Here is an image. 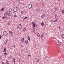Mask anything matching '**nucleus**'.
I'll return each instance as SVG.
<instances>
[{"label": "nucleus", "mask_w": 64, "mask_h": 64, "mask_svg": "<svg viewBox=\"0 0 64 64\" xmlns=\"http://www.w3.org/2000/svg\"><path fill=\"white\" fill-rule=\"evenodd\" d=\"M55 10H57V8H55Z\"/></svg>", "instance_id": "obj_40"}, {"label": "nucleus", "mask_w": 64, "mask_h": 64, "mask_svg": "<svg viewBox=\"0 0 64 64\" xmlns=\"http://www.w3.org/2000/svg\"><path fill=\"white\" fill-rule=\"evenodd\" d=\"M62 13H64V10H62Z\"/></svg>", "instance_id": "obj_26"}, {"label": "nucleus", "mask_w": 64, "mask_h": 64, "mask_svg": "<svg viewBox=\"0 0 64 64\" xmlns=\"http://www.w3.org/2000/svg\"><path fill=\"white\" fill-rule=\"evenodd\" d=\"M0 59H1V57L0 56Z\"/></svg>", "instance_id": "obj_45"}, {"label": "nucleus", "mask_w": 64, "mask_h": 64, "mask_svg": "<svg viewBox=\"0 0 64 64\" xmlns=\"http://www.w3.org/2000/svg\"><path fill=\"white\" fill-rule=\"evenodd\" d=\"M4 54H5V55H7V54L6 53V52H5L4 53Z\"/></svg>", "instance_id": "obj_29"}, {"label": "nucleus", "mask_w": 64, "mask_h": 64, "mask_svg": "<svg viewBox=\"0 0 64 64\" xmlns=\"http://www.w3.org/2000/svg\"><path fill=\"white\" fill-rule=\"evenodd\" d=\"M6 34H7V33L5 31H4L3 32V35L5 36L6 35Z\"/></svg>", "instance_id": "obj_3"}, {"label": "nucleus", "mask_w": 64, "mask_h": 64, "mask_svg": "<svg viewBox=\"0 0 64 64\" xmlns=\"http://www.w3.org/2000/svg\"><path fill=\"white\" fill-rule=\"evenodd\" d=\"M22 27V26H21V24H20L19 25V28H21Z\"/></svg>", "instance_id": "obj_6"}, {"label": "nucleus", "mask_w": 64, "mask_h": 64, "mask_svg": "<svg viewBox=\"0 0 64 64\" xmlns=\"http://www.w3.org/2000/svg\"><path fill=\"white\" fill-rule=\"evenodd\" d=\"M9 11L10 13H12V10L11 9H10L9 10Z\"/></svg>", "instance_id": "obj_5"}, {"label": "nucleus", "mask_w": 64, "mask_h": 64, "mask_svg": "<svg viewBox=\"0 0 64 64\" xmlns=\"http://www.w3.org/2000/svg\"><path fill=\"white\" fill-rule=\"evenodd\" d=\"M58 19H57L56 20H55L54 21V22H57V21H58Z\"/></svg>", "instance_id": "obj_15"}, {"label": "nucleus", "mask_w": 64, "mask_h": 64, "mask_svg": "<svg viewBox=\"0 0 64 64\" xmlns=\"http://www.w3.org/2000/svg\"><path fill=\"white\" fill-rule=\"evenodd\" d=\"M62 37L63 38L64 37V34H62Z\"/></svg>", "instance_id": "obj_33"}, {"label": "nucleus", "mask_w": 64, "mask_h": 64, "mask_svg": "<svg viewBox=\"0 0 64 64\" xmlns=\"http://www.w3.org/2000/svg\"><path fill=\"white\" fill-rule=\"evenodd\" d=\"M62 46H63V45H62Z\"/></svg>", "instance_id": "obj_51"}, {"label": "nucleus", "mask_w": 64, "mask_h": 64, "mask_svg": "<svg viewBox=\"0 0 64 64\" xmlns=\"http://www.w3.org/2000/svg\"><path fill=\"white\" fill-rule=\"evenodd\" d=\"M41 10V11H42V10Z\"/></svg>", "instance_id": "obj_50"}, {"label": "nucleus", "mask_w": 64, "mask_h": 64, "mask_svg": "<svg viewBox=\"0 0 64 64\" xmlns=\"http://www.w3.org/2000/svg\"><path fill=\"white\" fill-rule=\"evenodd\" d=\"M14 46V48H15V45H14V46Z\"/></svg>", "instance_id": "obj_38"}, {"label": "nucleus", "mask_w": 64, "mask_h": 64, "mask_svg": "<svg viewBox=\"0 0 64 64\" xmlns=\"http://www.w3.org/2000/svg\"><path fill=\"white\" fill-rule=\"evenodd\" d=\"M9 33L10 34V35H11V34H12V31H10L9 32Z\"/></svg>", "instance_id": "obj_13"}, {"label": "nucleus", "mask_w": 64, "mask_h": 64, "mask_svg": "<svg viewBox=\"0 0 64 64\" xmlns=\"http://www.w3.org/2000/svg\"><path fill=\"white\" fill-rule=\"evenodd\" d=\"M22 42H24V38H22Z\"/></svg>", "instance_id": "obj_12"}, {"label": "nucleus", "mask_w": 64, "mask_h": 64, "mask_svg": "<svg viewBox=\"0 0 64 64\" xmlns=\"http://www.w3.org/2000/svg\"><path fill=\"white\" fill-rule=\"evenodd\" d=\"M60 47H61V46H60Z\"/></svg>", "instance_id": "obj_46"}, {"label": "nucleus", "mask_w": 64, "mask_h": 64, "mask_svg": "<svg viewBox=\"0 0 64 64\" xmlns=\"http://www.w3.org/2000/svg\"><path fill=\"white\" fill-rule=\"evenodd\" d=\"M19 28V27H18L17 28Z\"/></svg>", "instance_id": "obj_49"}, {"label": "nucleus", "mask_w": 64, "mask_h": 64, "mask_svg": "<svg viewBox=\"0 0 64 64\" xmlns=\"http://www.w3.org/2000/svg\"><path fill=\"white\" fill-rule=\"evenodd\" d=\"M59 29H60V26H59Z\"/></svg>", "instance_id": "obj_43"}, {"label": "nucleus", "mask_w": 64, "mask_h": 64, "mask_svg": "<svg viewBox=\"0 0 64 64\" xmlns=\"http://www.w3.org/2000/svg\"><path fill=\"white\" fill-rule=\"evenodd\" d=\"M43 34H42L41 36V37H42V38L43 37Z\"/></svg>", "instance_id": "obj_28"}, {"label": "nucleus", "mask_w": 64, "mask_h": 64, "mask_svg": "<svg viewBox=\"0 0 64 64\" xmlns=\"http://www.w3.org/2000/svg\"><path fill=\"white\" fill-rule=\"evenodd\" d=\"M28 56H30V55L29 54L28 55Z\"/></svg>", "instance_id": "obj_44"}, {"label": "nucleus", "mask_w": 64, "mask_h": 64, "mask_svg": "<svg viewBox=\"0 0 64 64\" xmlns=\"http://www.w3.org/2000/svg\"><path fill=\"white\" fill-rule=\"evenodd\" d=\"M26 18H27V17H25V18H24V19H26Z\"/></svg>", "instance_id": "obj_37"}, {"label": "nucleus", "mask_w": 64, "mask_h": 64, "mask_svg": "<svg viewBox=\"0 0 64 64\" xmlns=\"http://www.w3.org/2000/svg\"><path fill=\"white\" fill-rule=\"evenodd\" d=\"M18 2H19L20 1V0H18Z\"/></svg>", "instance_id": "obj_39"}, {"label": "nucleus", "mask_w": 64, "mask_h": 64, "mask_svg": "<svg viewBox=\"0 0 64 64\" xmlns=\"http://www.w3.org/2000/svg\"><path fill=\"white\" fill-rule=\"evenodd\" d=\"M32 25H33L34 24H35V23H34V22H32Z\"/></svg>", "instance_id": "obj_21"}, {"label": "nucleus", "mask_w": 64, "mask_h": 64, "mask_svg": "<svg viewBox=\"0 0 64 64\" xmlns=\"http://www.w3.org/2000/svg\"><path fill=\"white\" fill-rule=\"evenodd\" d=\"M4 52H6V48H4Z\"/></svg>", "instance_id": "obj_9"}, {"label": "nucleus", "mask_w": 64, "mask_h": 64, "mask_svg": "<svg viewBox=\"0 0 64 64\" xmlns=\"http://www.w3.org/2000/svg\"><path fill=\"white\" fill-rule=\"evenodd\" d=\"M33 25V27H35V26H36V24H34Z\"/></svg>", "instance_id": "obj_11"}, {"label": "nucleus", "mask_w": 64, "mask_h": 64, "mask_svg": "<svg viewBox=\"0 0 64 64\" xmlns=\"http://www.w3.org/2000/svg\"><path fill=\"white\" fill-rule=\"evenodd\" d=\"M4 16L5 17H6L7 16V14H6L5 13L4 14Z\"/></svg>", "instance_id": "obj_18"}, {"label": "nucleus", "mask_w": 64, "mask_h": 64, "mask_svg": "<svg viewBox=\"0 0 64 64\" xmlns=\"http://www.w3.org/2000/svg\"><path fill=\"white\" fill-rule=\"evenodd\" d=\"M28 40H26L25 42V43L26 44L28 43Z\"/></svg>", "instance_id": "obj_20"}, {"label": "nucleus", "mask_w": 64, "mask_h": 64, "mask_svg": "<svg viewBox=\"0 0 64 64\" xmlns=\"http://www.w3.org/2000/svg\"><path fill=\"white\" fill-rule=\"evenodd\" d=\"M2 11H4V8H2V9L0 10V11L1 12Z\"/></svg>", "instance_id": "obj_7"}, {"label": "nucleus", "mask_w": 64, "mask_h": 64, "mask_svg": "<svg viewBox=\"0 0 64 64\" xmlns=\"http://www.w3.org/2000/svg\"><path fill=\"white\" fill-rule=\"evenodd\" d=\"M45 16V14H44L42 16V18H44Z\"/></svg>", "instance_id": "obj_10"}, {"label": "nucleus", "mask_w": 64, "mask_h": 64, "mask_svg": "<svg viewBox=\"0 0 64 64\" xmlns=\"http://www.w3.org/2000/svg\"><path fill=\"white\" fill-rule=\"evenodd\" d=\"M14 63H15V58H14Z\"/></svg>", "instance_id": "obj_22"}, {"label": "nucleus", "mask_w": 64, "mask_h": 64, "mask_svg": "<svg viewBox=\"0 0 64 64\" xmlns=\"http://www.w3.org/2000/svg\"><path fill=\"white\" fill-rule=\"evenodd\" d=\"M37 36H38V37H39V36H40L39 34V33L38 34H37Z\"/></svg>", "instance_id": "obj_17"}, {"label": "nucleus", "mask_w": 64, "mask_h": 64, "mask_svg": "<svg viewBox=\"0 0 64 64\" xmlns=\"http://www.w3.org/2000/svg\"><path fill=\"white\" fill-rule=\"evenodd\" d=\"M2 64H4V62H2Z\"/></svg>", "instance_id": "obj_41"}, {"label": "nucleus", "mask_w": 64, "mask_h": 64, "mask_svg": "<svg viewBox=\"0 0 64 64\" xmlns=\"http://www.w3.org/2000/svg\"><path fill=\"white\" fill-rule=\"evenodd\" d=\"M33 31H35V29L34 28H33Z\"/></svg>", "instance_id": "obj_36"}, {"label": "nucleus", "mask_w": 64, "mask_h": 64, "mask_svg": "<svg viewBox=\"0 0 64 64\" xmlns=\"http://www.w3.org/2000/svg\"><path fill=\"white\" fill-rule=\"evenodd\" d=\"M28 40H29L30 41V37H29V36H28Z\"/></svg>", "instance_id": "obj_8"}, {"label": "nucleus", "mask_w": 64, "mask_h": 64, "mask_svg": "<svg viewBox=\"0 0 64 64\" xmlns=\"http://www.w3.org/2000/svg\"><path fill=\"white\" fill-rule=\"evenodd\" d=\"M21 14H23V12L22 11L21 12Z\"/></svg>", "instance_id": "obj_30"}, {"label": "nucleus", "mask_w": 64, "mask_h": 64, "mask_svg": "<svg viewBox=\"0 0 64 64\" xmlns=\"http://www.w3.org/2000/svg\"><path fill=\"white\" fill-rule=\"evenodd\" d=\"M21 46L22 47H23V46L22 45H21Z\"/></svg>", "instance_id": "obj_42"}, {"label": "nucleus", "mask_w": 64, "mask_h": 64, "mask_svg": "<svg viewBox=\"0 0 64 64\" xmlns=\"http://www.w3.org/2000/svg\"><path fill=\"white\" fill-rule=\"evenodd\" d=\"M36 60L37 61V62H39V60H38V59H37Z\"/></svg>", "instance_id": "obj_23"}, {"label": "nucleus", "mask_w": 64, "mask_h": 64, "mask_svg": "<svg viewBox=\"0 0 64 64\" xmlns=\"http://www.w3.org/2000/svg\"><path fill=\"white\" fill-rule=\"evenodd\" d=\"M6 14H7L8 15V16H11V14H10V13H9V12H8V11H6Z\"/></svg>", "instance_id": "obj_4"}, {"label": "nucleus", "mask_w": 64, "mask_h": 64, "mask_svg": "<svg viewBox=\"0 0 64 64\" xmlns=\"http://www.w3.org/2000/svg\"><path fill=\"white\" fill-rule=\"evenodd\" d=\"M14 17H17V16H16V15L15 14V15L14 16Z\"/></svg>", "instance_id": "obj_19"}, {"label": "nucleus", "mask_w": 64, "mask_h": 64, "mask_svg": "<svg viewBox=\"0 0 64 64\" xmlns=\"http://www.w3.org/2000/svg\"><path fill=\"white\" fill-rule=\"evenodd\" d=\"M24 31H26V29H25V28H24Z\"/></svg>", "instance_id": "obj_32"}, {"label": "nucleus", "mask_w": 64, "mask_h": 64, "mask_svg": "<svg viewBox=\"0 0 64 64\" xmlns=\"http://www.w3.org/2000/svg\"><path fill=\"white\" fill-rule=\"evenodd\" d=\"M55 17H56V18L57 17V16L56 15H55Z\"/></svg>", "instance_id": "obj_34"}, {"label": "nucleus", "mask_w": 64, "mask_h": 64, "mask_svg": "<svg viewBox=\"0 0 64 64\" xmlns=\"http://www.w3.org/2000/svg\"><path fill=\"white\" fill-rule=\"evenodd\" d=\"M59 43H60V45H62V42H59Z\"/></svg>", "instance_id": "obj_27"}, {"label": "nucleus", "mask_w": 64, "mask_h": 64, "mask_svg": "<svg viewBox=\"0 0 64 64\" xmlns=\"http://www.w3.org/2000/svg\"><path fill=\"white\" fill-rule=\"evenodd\" d=\"M7 64H9V62L8 61H7L6 62Z\"/></svg>", "instance_id": "obj_24"}, {"label": "nucleus", "mask_w": 64, "mask_h": 64, "mask_svg": "<svg viewBox=\"0 0 64 64\" xmlns=\"http://www.w3.org/2000/svg\"><path fill=\"white\" fill-rule=\"evenodd\" d=\"M42 5H43V6H44V5H45V4H44V3L42 2Z\"/></svg>", "instance_id": "obj_16"}, {"label": "nucleus", "mask_w": 64, "mask_h": 64, "mask_svg": "<svg viewBox=\"0 0 64 64\" xmlns=\"http://www.w3.org/2000/svg\"><path fill=\"white\" fill-rule=\"evenodd\" d=\"M58 1H60V0H58Z\"/></svg>", "instance_id": "obj_47"}, {"label": "nucleus", "mask_w": 64, "mask_h": 64, "mask_svg": "<svg viewBox=\"0 0 64 64\" xmlns=\"http://www.w3.org/2000/svg\"><path fill=\"white\" fill-rule=\"evenodd\" d=\"M7 43V41H5L4 42V43L5 44H6V43Z\"/></svg>", "instance_id": "obj_25"}, {"label": "nucleus", "mask_w": 64, "mask_h": 64, "mask_svg": "<svg viewBox=\"0 0 64 64\" xmlns=\"http://www.w3.org/2000/svg\"><path fill=\"white\" fill-rule=\"evenodd\" d=\"M3 19H5V16H3L2 17Z\"/></svg>", "instance_id": "obj_31"}, {"label": "nucleus", "mask_w": 64, "mask_h": 64, "mask_svg": "<svg viewBox=\"0 0 64 64\" xmlns=\"http://www.w3.org/2000/svg\"><path fill=\"white\" fill-rule=\"evenodd\" d=\"M59 41H58V43H59Z\"/></svg>", "instance_id": "obj_48"}, {"label": "nucleus", "mask_w": 64, "mask_h": 64, "mask_svg": "<svg viewBox=\"0 0 64 64\" xmlns=\"http://www.w3.org/2000/svg\"><path fill=\"white\" fill-rule=\"evenodd\" d=\"M41 25L42 26H43L44 25V23L42 22L41 24Z\"/></svg>", "instance_id": "obj_14"}, {"label": "nucleus", "mask_w": 64, "mask_h": 64, "mask_svg": "<svg viewBox=\"0 0 64 64\" xmlns=\"http://www.w3.org/2000/svg\"><path fill=\"white\" fill-rule=\"evenodd\" d=\"M1 38H2V36L1 35H0V39H1Z\"/></svg>", "instance_id": "obj_35"}, {"label": "nucleus", "mask_w": 64, "mask_h": 64, "mask_svg": "<svg viewBox=\"0 0 64 64\" xmlns=\"http://www.w3.org/2000/svg\"><path fill=\"white\" fill-rule=\"evenodd\" d=\"M32 4H29L28 6L29 9H31V8H32Z\"/></svg>", "instance_id": "obj_2"}, {"label": "nucleus", "mask_w": 64, "mask_h": 64, "mask_svg": "<svg viewBox=\"0 0 64 64\" xmlns=\"http://www.w3.org/2000/svg\"><path fill=\"white\" fill-rule=\"evenodd\" d=\"M18 10L17 8L15 7L14 9V12H16Z\"/></svg>", "instance_id": "obj_1"}]
</instances>
